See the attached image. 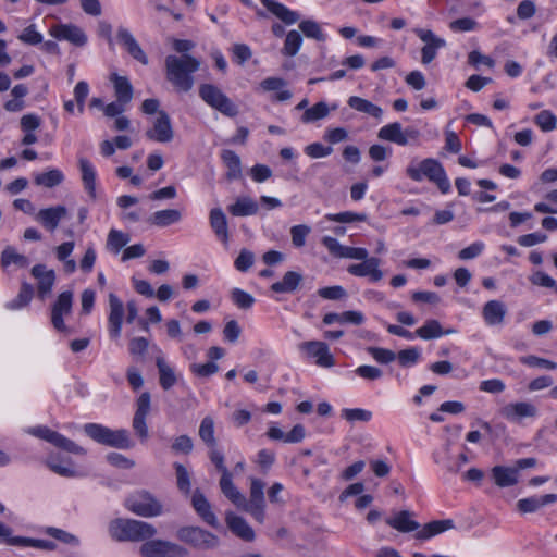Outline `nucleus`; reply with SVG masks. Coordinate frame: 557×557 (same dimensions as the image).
<instances>
[{
  "mask_svg": "<svg viewBox=\"0 0 557 557\" xmlns=\"http://www.w3.org/2000/svg\"><path fill=\"white\" fill-rule=\"evenodd\" d=\"M200 61L190 54L165 58V77L177 91L188 92L194 87L193 74L200 69Z\"/></svg>",
  "mask_w": 557,
  "mask_h": 557,
  "instance_id": "obj_1",
  "label": "nucleus"
},
{
  "mask_svg": "<svg viewBox=\"0 0 557 557\" xmlns=\"http://www.w3.org/2000/svg\"><path fill=\"white\" fill-rule=\"evenodd\" d=\"M109 535L117 542H144L157 534V529L149 522L115 518L108 525Z\"/></svg>",
  "mask_w": 557,
  "mask_h": 557,
  "instance_id": "obj_2",
  "label": "nucleus"
},
{
  "mask_svg": "<svg viewBox=\"0 0 557 557\" xmlns=\"http://www.w3.org/2000/svg\"><path fill=\"white\" fill-rule=\"evenodd\" d=\"M406 173L416 182H421L423 177H426L429 181L436 184L443 194L448 193L450 189V183L446 172L443 165L435 159H424L419 164V168L408 166Z\"/></svg>",
  "mask_w": 557,
  "mask_h": 557,
  "instance_id": "obj_3",
  "label": "nucleus"
},
{
  "mask_svg": "<svg viewBox=\"0 0 557 557\" xmlns=\"http://www.w3.org/2000/svg\"><path fill=\"white\" fill-rule=\"evenodd\" d=\"M85 433L97 443L120 449H127L133 446L128 432L124 429L111 430L97 423L84 425Z\"/></svg>",
  "mask_w": 557,
  "mask_h": 557,
  "instance_id": "obj_4",
  "label": "nucleus"
},
{
  "mask_svg": "<svg viewBox=\"0 0 557 557\" xmlns=\"http://www.w3.org/2000/svg\"><path fill=\"white\" fill-rule=\"evenodd\" d=\"M124 505L131 512L144 518L158 517L163 512L162 504L145 490L129 495Z\"/></svg>",
  "mask_w": 557,
  "mask_h": 557,
  "instance_id": "obj_5",
  "label": "nucleus"
},
{
  "mask_svg": "<svg viewBox=\"0 0 557 557\" xmlns=\"http://www.w3.org/2000/svg\"><path fill=\"white\" fill-rule=\"evenodd\" d=\"M176 537L181 542L200 550L214 549L220 544V540L215 534L194 525L180 528L176 531Z\"/></svg>",
  "mask_w": 557,
  "mask_h": 557,
  "instance_id": "obj_6",
  "label": "nucleus"
},
{
  "mask_svg": "<svg viewBox=\"0 0 557 557\" xmlns=\"http://www.w3.org/2000/svg\"><path fill=\"white\" fill-rule=\"evenodd\" d=\"M199 97L208 106L226 116L233 117L238 113L237 107L233 101L213 84H201L199 86Z\"/></svg>",
  "mask_w": 557,
  "mask_h": 557,
  "instance_id": "obj_7",
  "label": "nucleus"
},
{
  "mask_svg": "<svg viewBox=\"0 0 557 557\" xmlns=\"http://www.w3.org/2000/svg\"><path fill=\"white\" fill-rule=\"evenodd\" d=\"M141 557H188L189 552L184 546L164 540H146L139 547Z\"/></svg>",
  "mask_w": 557,
  "mask_h": 557,
  "instance_id": "obj_8",
  "label": "nucleus"
},
{
  "mask_svg": "<svg viewBox=\"0 0 557 557\" xmlns=\"http://www.w3.org/2000/svg\"><path fill=\"white\" fill-rule=\"evenodd\" d=\"M420 132L414 127L403 129L399 122L389 123L380 128L377 137L382 140L391 141L399 146H406L410 140H417Z\"/></svg>",
  "mask_w": 557,
  "mask_h": 557,
  "instance_id": "obj_9",
  "label": "nucleus"
},
{
  "mask_svg": "<svg viewBox=\"0 0 557 557\" xmlns=\"http://www.w3.org/2000/svg\"><path fill=\"white\" fill-rule=\"evenodd\" d=\"M264 482L260 479H251L249 500L245 499V504L240 508L251 513L252 517L262 522L264 519Z\"/></svg>",
  "mask_w": 557,
  "mask_h": 557,
  "instance_id": "obj_10",
  "label": "nucleus"
},
{
  "mask_svg": "<svg viewBox=\"0 0 557 557\" xmlns=\"http://www.w3.org/2000/svg\"><path fill=\"white\" fill-rule=\"evenodd\" d=\"M151 408V396L149 392H144L136 400V411L133 417L132 426L135 434L141 440L146 441L149 436L146 419Z\"/></svg>",
  "mask_w": 557,
  "mask_h": 557,
  "instance_id": "obj_11",
  "label": "nucleus"
},
{
  "mask_svg": "<svg viewBox=\"0 0 557 557\" xmlns=\"http://www.w3.org/2000/svg\"><path fill=\"white\" fill-rule=\"evenodd\" d=\"M72 306L73 293L71 290L62 292L52 305L51 323L57 331L65 332L67 330L63 318L71 314Z\"/></svg>",
  "mask_w": 557,
  "mask_h": 557,
  "instance_id": "obj_12",
  "label": "nucleus"
},
{
  "mask_svg": "<svg viewBox=\"0 0 557 557\" xmlns=\"http://www.w3.org/2000/svg\"><path fill=\"white\" fill-rule=\"evenodd\" d=\"M146 137L158 143H170L174 137L171 119L169 114L161 110L153 122V126L146 131Z\"/></svg>",
  "mask_w": 557,
  "mask_h": 557,
  "instance_id": "obj_13",
  "label": "nucleus"
},
{
  "mask_svg": "<svg viewBox=\"0 0 557 557\" xmlns=\"http://www.w3.org/2000/svg\"><path fill=\"white\" fill-rule=\"evenodd\" d=\"M414 33L425 44L421 49V62L429 64L436 58L437 50L445 47L446 42L430 29L416 28Z\"/></svg>",
  "mask_w": 557,
  "mask_h": 557,
  "instance_id": "obj_14",
  "label": "nucleus"
},
{
  "mask_svg": "<svg viewBox=\"0 0 557 557\" xmlns=\"http://www.w3.org/2000/svg\"><path fill=\"white\" fill-rule=\"evenodd\" d=\"M49 34L58 40H66L74 46L83 47L87 44V35L74 24H57L50 27Z\"/></svg>",
  "mask_w": 557,
  "mask_h": 557,
  "instance_id": "obj_15",
  "label": "nucleus"
},
{
  "mask_svg": "<svg viewBox=\"0 0 557 557\" xmlns=\"http://www.w3.org/2000/svg\"><path fill=\"white\" fill-rule=\"evenodd\" d=\"M35 434L65 451L76 455H84L86 453V450L83 447L78 446L72 440L65 437L64 435L55 431L50 430L49 428H38Z\"/></svg>",
  "mask_w": 557,
  "mask_h": 557,
  "instance_id": "obj_16",
  "label": "nucleus"
},
{
  "mask_svg": "<svg viewBox=\"0 0 557 557\" xmlns=\"http://www.w3.org/2000/svg\"><path fill=\"white\" fill-rule=\"evenodd\" d=\"M300 349L307 351V354L315 358V363L322 368H331L334 366V357L330 352L329 346L324 342L309 341L304 342L300 345Z\"/></svg>",
  "mask_w": 557,
  "mask_h": 557,
  "instance_id": "obj_17",
  "label": "nucleus"
},
{
  "mask_svg": "<svg viewBox=\"0 0 557 557\" xmlns=\"http://www.w3.org/2000/svg\"><path fill=\"white\" fill-rule=\"evenodd\" d=\"M381 260L371 257L361 263L350 264L347 272L354 276L366 277L368 276L372 282H379L383 278V272L380 270Z\"/></svg>",
  "mask_w": 557,
  "mask_h": 557,
  "instance_id": "obj_18",
  "label": "nucleus"
},
{
  "mask_svg": "<svg viewBox=\"0 0 557 557\" xmlns=\"http://www.w3.org/2000/svg\"><path fill=\"white\" fill-rule=\"evenodd\" d=\"M116 39L133 59L143 65L148 64L149 60L147 54L144 52L133 34L127 28L120 26L116 30Z\"/></svg>",
  "mask_w": 557,
  "mask_h": 557,
  "instance_id": "obj_19",
  "label": "nucleus"
},
{
  "mask_svg": "<svg viewBox=\"0 0 557 557\" xmlns=\"http://www.w3.org/2000/svg\"><path fill=\"white\" fill-rule=\"evenodd\" d=\"M109 333L112 338H117L122 332L124 306L121 299L115 294L111 293L109 294Z\"/></svg>",
  "mask_w": 557,
  "mask_h": 557,
  "instance_id": "obj_20",
  "label": "nucleus"
},
{
  "mask_svg": "<svg viewBox=\"0 0 557 557\" xmlns=\"http://www.w3.org/2000/svg\"><path fill=\"white\" fill-rule=\"evenodd\" d=\"M191 506L197 515L210 527L216 528L219 522L216 516L212 511L211 505L205 494L196 488L191 495Z\"/></svg>",
  "mask_w": 557,
  "mask_h": 557,
  "instance_id": "obj_21",
  "label": "nucleus"
},
{
  "mask_svg": "<svg viewBox=\"0 0 557 557\" xmlns=\"http://www.w3.org/2000/svg\"><path fill=\"white\" fill-rule=\"evenodd\" d=\"M500 414L509 421L522 418H533L537 414L536 407L528 401L511 403L500 409Z\"/></svg>",
  "mask_w": 557,
  "mask_h": 557,
  "instance_id": "obj_22",
  "label": "nucleus"
},
{
  "mask_svg": "<svg viewBox=\"0 0 557 557\" xmlns=\"http://www.w3.org/2000/svg\"><path fill=\"white\" fill-rule=\"evenodd\" d=\"M32 275L37 280V292L40 298H45L50 292L55 282V273L53 270H48L45 264H36L32 269Z\"/></svg>",
  "mask_w": 557,
  "mask_h": 557,
  "instance_id": "obj_23",
  "label": "nucleus"
},
{
  "mask_svg": "<svg viewBox=\"0 0 557 557\" xmlns=\"http://www.w3.org/2000/svg\"><path fill=\"white\" fill-rule=\"evenodd\" d=\"M414 516V512L410 510H401L387 518L386 523L401 533L418 532L421 525L418 521L413 520Z\"/></svg>",
  "mask_w": 557,
  "mask_h": 557,
  "instance_id": "obj_24",
  "label": "nucleus"
},
{
  "mask_svg": "<svg viewBox=\"0 0 557 557\" xmlns=\"http://www.w3.org/2000/svg\"><path fill=\"white\" fill-rule=\"evenodd\" d=\"M225 521L227 528L239 539L246 542H252L255 540V531L243 517L233 512H227Z\"/></svg>",
  "mask_w": 557,
  "mask_h": 557,
  "instance_id": "obj_25",
  "label": "nucleus"
},
{
  "mask_svg": "<svg viewBox=\"0 0 557 557\" xmlns=\"http://www.w3.org/2000/svg\"><path fill=\"white\" fill-rule=\"evenodd\" d=\"M506 313L507 308L500 300H490L482 309L484 322L490 326L503 324Z\"/></svg>",
  "mask_w": 557,
  "mask_h": 557,
  "instance_id": "obj_26",
  "label": "nucleus"
},
{
  "mask_svg": "<svg viewBox=\"0 0 557 557\" xmlns=\"http://www.w3.org/2000/svg\"><path fill=\"white\" fill-rule=\"evenodd\" d=\"M557 502L556 494H546L543 496H531L527 498L519 499L516 504L517 510L520 513H533L537 511L543 506L554 504Z\"/></svg>",
  "mask_w": 557,
  "mask_h": 557,
  "instance_id": "obj_27",
  "label": "nucleus"
},
{
  "mask_svg": "<svg viewBox=\"0 0 557 557\" xmlns=\"http://www.w3.org/2000/svg\"><path fill=\"white\" fill-rule=\"evenodd\" d=\"M66 213L67 211L64 206H57L39 210L36 219L47 230L54 231Z\"/></svg>",
  "mask_w": 557,
  "mask_h": 557,
  "instance_id": "obj_28",
  "label": "nucleus"
},
{
  "mask_svg": "<svg viewBox=\"0 0 557 557\" xmlns=\"http://www.w3.org/2000/svg\"><path fill=\"white\" fill-rule=\"evenodd\" d=\"M492 479L498 487L513 486L519 481L518 469L513 467L495 466L491 470Z\"/></svg>",
  "mask_w": 557,
  "mask_h": 557,
  "instance_id": "obj_29",
  "label": "nucleus"
},
{
  "mask_svg": "<svg viewBox=\"0 0 557 557\" xmlns=\"http://www.w3.org/2000/svg\"><path fill=\"white\" fill-rule=\"evenodd\" d=\"M304 277L296 271H287L281 281L271 285V290L277 294H292L298 289Z\"/></svg>",
  "mask_w": 557,
  "mask_h": 557,
  "instance_id": "obj_30",
  "label": "nucleus"
},
{
  "mask_svg": "<svg viewBox=\"0 0 557 557\" xmlns=\"http://www.w3.org/2000/svg\"><path fill=\"white\" fill-rule=\"evenodd\" d=\"M210 226L221 242L227 243L230 238L228 224L225 213L221 208H213L209 213Z\"/></svg>",
  "mask_w": 557,
  "mask_h": 557,
  "instance_id": "obj_31",
  "label": "nucleus"
},
{
  "mask_svg": "<svg viewBox=\"0 0 557 557\" xmlns=\"http://www.w3.org/2000/svg\"><path fill=\"white\" fill-rule=\"evenodd\" d=\"M261 3L277 18L287 25L295 24L299 20V14L289 10L284 4L273 0H260Z\"/></svg>",
  "mask_w": 557,
  "mask_h": 557,
  "instance_id": "obj_32",
  "label": "nucleus"
},
{
  "mask_svg": "<svg viewBox=\"0 0 557 557\" xmlns=\"http://www.w3.org/2000/svg\"><path fill=\"white\" fill-rule=\"evenodd\" d=\"M454 528L455 523L451 519L435 520L424 524L422 529H419L414 536L418 540H428Z\"/></svg>",
  "mask_w": 557,
  "mask_h": 557,
  "instance_id": "obj_33",
  "label": "nucleus"
},
{
  "mask_svg": "<svg viewBox=\"0 0 557 557\" xmlns=\"http://www.w3.org/2000/svg\"><path fill=\"white\" fill-rule=\"evenodd\" d=\"M221 492L238 508L245 504V496L237 490L233 483V475L231 472L224 473L220 479Z\"/></svg>",
  "mask_w": 557,
  "mask_h": 557,
  "instance_id": "obj_34",
  "label": "nucleus"
},
{
  "mask_svg": "<svg viewBox=\"0 0 557 557\" xmlns=\"http://www.w3.org/2000/svg\"><path fill=\"white\" fill-rule=\"evenodd\" d=\"M78 163L84 188L91 199H96V170L85 158H81Z\"/></svg>",
  "mask_w": 557,
  "mask_h": 557,
  "instance_id": "obj_35",
  "label": "nucleus"
},
{
  "mask_svg": "<svg viewBox=\"0 0 557 557\" xmlns=\"http://www.w3.org/2000/svg\"><path fill=\"white\" fill-rule=\"evenodd\" d=\"M227 209L234 216H249L258 213L259 206L251 197L244 196L237 198L236 201L228 206Z\"/></svg>",
  "mask_w": 557,
  "mask_h": 557,
  "instance_id": "obj_36",
  "label": "nucleus"
},
{
  "mask_svg": "<svg viewBox=\"0 0 557 557\" xmlns=\"http://www.w3.org/2000/svg\"><path fill=\"white\" fill-rule=\"evenodd\" d=\"M182 220V213L177 209H164L156 211L148 218L151 225L158 227H166L169 225L178 223Z\"/></svg>",
  "mask_w": 557,
  "mask_h": 557,
  "instance_id": "obj_37",
  "label": "nucleus"
},
{
  "mask_svg": "<svg viewBox=\"0 0 557 557\" xmlns=\"http://www.w3.org/2000/svg\"><path fill=\"white\" fill-rule=\"evenodd\" d=\"M110 79L113 84L117 101L121 103H128L133 98V86L129 79L126 76H120L116 73H113Z\"/></svg>",
  "mask_w": 557,
  "mask_h": 557,
  "instance_id": "obj_38",
  "label": "nucleus"
},
{
  "mask_svg": "<svg viewBox=\"0 0 557 557\" xmlns=\"http://www.w3.org/2000/svg\"><path fill=\"white\" fill-rule=\"evenodd\" d=\"M156 364L159 372V383L164 391H169L177 382L174 369L166 363L162 356L157 357Z\"/></svg>",
  "mask_w": 557,
  "mask_h": 557,
  "instance_id": "obj_39",
  "label": "nucleus"
},
{
  "mask_svg": "<svg viewBox=\"0 0 557 557\" xmlns=\"http://www.w3.org/2000/svg\"><path fill=\"white\" fill-rule=\"evenodd\" d=\"M347 103L351 109H354L358 112L369 114L375 119L382 117L383 110L379 106L372 103L371 101H369L367 99H363L358 96H351V97H349Z\"/></svg>",
  "mask_w": 557,
  "mask_h": 557,
  "instance_id": "obj_40",
  "label": "nucleus"
},
{
  "mask_svg": "<svg viewBox=\"0 0 557 557\" xmlns=\"http://www.w3.org/2000/svg\"><path fill=\"white\" fill-rule=\"evenodd\" d=\"M214 420L211 416L205 417L199 425L198 435L199 438L203 442L207 448H214L218 446V440L215 437V429H214Z\"/></svg>",
  "mask_w": 557,
  "mask_h": 557,
  "instance_id": "obj_41",
  "label": "nucleus"
},
{
  "mask_svg": "<svg viewBox=\"0 0 557 557\" xmlns=\"http://www.w3.org/2000/svg\"><path fill=\"white\" fill-rule=\"evenodd\" d=\"M9 545L21 547H34L42 550H54L57 544L48 540H37L25 536H16L9 540Z\"/></svg>",
  "mask_w": 557,
  "mask_h": 557,
  "instance_id": "obj_42",
  "label": "nucleus"
},
{
  "mask_svg": "<svg viewBox=\"0 0 557 557\" xmlns=\"http://www.w3.org/2000/svg\"><path fill=\"white\" fill-rule=\"evenodd\" d=\"M221 158L227 168V180L233 181L239 178L242 176L240 158L233 150H223Z\"/></svg>",
  "mask_w": 557,
  "mask_h": 557,
  "instance_id": "obj_43",
  "label": "nucleus"
},
{
  "mask_svg": "<svg viewBox=\"0 0 557 557\" xmlns=\"http://www.w3.org/2000/svg\"><path fill=\"white\" fill-rule=\"evenodd\" d=\"M64 181V175L59 169H50L35 176L34 182L38 186L53 188Z\"/></svg>",
  "mask_w": 557,
  "mask_h": 557,
  "instance_id": "obj_44",
  "label": "nucleus"
},
{
  "mask_svg": "<svg viewBox=\"0 0 557 557\" xmlns=\"http://www.w3.org/2000/svg\"><path fill=\"white\" fill-rule=\"evenodd\" d=\"M414 333L422 339H433L444 335L441 323L434 319L428 320L421 327L417 329Z\"/></svg>",
  "mask_w": 557,
  "mask_h": 557,
  "instance_id": "obj_45",
  "label": "nucleus"
},
{
  "mask_svg": "<svg viewBox=\"0 0 557 557\" xmlns=\"http://www.w3.org/2000/svg\"><path fill=\"white\" fill-rule=\"evenodd\" d=\"M330 113V109L326 102L320 101L313 104L311 108L306 109L301 121L304 123H311L326 117Z\"/></svg>",
  "mask_w": 557,
  "mask_h": 557,
  "instance_id": "obj_46",
  "label": "nucleus"
},
{
  "mask_svg": "<svg viewBox=\"0 0 557 557\" xmlns=\"http://www.w3.org/2000/svg\"><path fill=\"white\" fill-rule=\"evenodd\" d=\"M12 263L16 264L18 268H26L29 264V261H28L27 257L16 252V250L13 247L8 246L2 251L1 265L3 268H7Z\"/></svg>",
  "mask_w": 557,
  "mask_h": 557,
  "instance_id": "obj_47",
  "label": "nucleus"
},
{
  "mask_svg": "<svg viewBox=\"0 0 557 557\" xmlns=\"http://www.w3.org/2000/svg\"><path fill=\"white\" fill-rule=\"evenodd\" d=\"M173 466L175 469L176 485L178 491L184 495H188L191 490V480L188 470L184 465L178 462H175Z\"/></svg>",
  "mask_w": 557,
  "mask_h": 557,
  "instance_id": "obj_48",
  "label": "nucleus"
},
{
  "mask_svg": "<svg viewBox=\"0 0 557 557\" xmlns=\"http://www.w3.org/2000/svg\"><path fill=\"white\" fill-rule=\"evenodd\" d=\"M129 240V235L117 230H111L108 234L107 247L114 253H117Z\"/></svg>",
  "mask_w": 557,
  "mask_h": 557,
  "instance_id": "obj_49",
  "label": "nucleus"
},
{
  "mask_svg": "<svg viewBox=\"0 0 557 557\" xmlns=\"http://www.w3.org/2000/svg\"><path fill=\"white\" fill-rule=\"evenodd\" d=\"M34 295V288L28 283H23L21 289L15 299H13L8 308L10 309H20L29 304Z\"/></svg>",
  "mask_w": 557,
  "mask_h": 557,
  "instance_id": "obj_50",
  "label": "nucleus"
},
{
  "mask_svg": "<svg viewBox=\"0 0 557 557\" xmlns=\"http://www.w3.org/2000/svg\"><path fill=\"white\" fill-rule=\"evenodd\" d=\"M421 357V350L418 347L403 349L396 354L399 364L403 368H409L416 364Z\"/></svg>",
  "mask_w": 557,
  "mask_h": 557,
  "instance_id": "obj_51",
  "label": "nucleus"
},
{
  "mask_svg": "<svg viewBox=\"0 0 557 557\" xmlns=\"http://www.w3.org/2000/svg\"><path fill=\"white\" fill-rule=\"evenodd\" d=\"M302 42L301 35L297 30H290L285 38L282 52L285 55L294 57L300 49Z\"/></svg>",
  "mask_w": 557,
  "mask_h": 557,
  "instance_id": "obj_52",
  "label": "nucleus"
},
{
  "mask_svg": "<svg viewBox=\"0 0 557 557\" xmlns=\"http://www.w3.org/2000/svg\"><path fill=\"white\" fill-rule=\"evenodd\" d=\"M367 351L376 362L382 364H388L396 359V352L387 348L370 346L367 348Z\"/></svg>",
  "mask_w": 557,
  "mask_h": 557,
  "instance_id": "obj_53",
  "label": "nucleus"
},
{
  "mask_svg": "<svg viewBox=\"0 0 557 557\" xmlns=\"http://www.w3.org/2000/svg\"><path fill=\"white\" fill-rule=\"evenodd\" d=\"M299 28L309 38H313L318 41H323L325 39V36L320 25L312 20L302 21L299 24Z\"/></svg>",
  "mask_w": 557,
  "mask_h": 557,
  "instance_id": "obj_54",
  "label": "nucleus"
},
{
  "mask_svg": "<svg viewBox=\"0 0 557 557\" xmlns=\"http://www.w3.org/2000/svg\"><path fill=\"white\" fill-rule=\"evenodd\" d=\"M341 416L348 422H356V421L368 422L372 418V412L368 411L366 409H361V408H354V409L345 408L342 410Z\"/></svg>",
  "mask_w": 557,
  "mask_h": 557,
  "instance_id": "obj_55",
  "label": "nucleus"
},
{
  "mask_svg": "<svg viewBox=\"0 0 557 557\" xmlns=\"http://www.w3.org/2000/svg\"><path fill=\"white\" fill-rule=\"evenodd\" d=\"M325 219L331 222L337 223H352L357 221H364L367 215L364 213H355L350 211L330 213L325 215Z\"/></svg>",
  "mask_w": 557,
  "mask_h": 557,
  "instance_id": "obj_56",
  "label": "nucleus"
},
{
  "mask_svg": "<svg viewBox=\"0 0 557 557\" xmlns=\"http://www.w3.org/2000/svg\"><path fill=\"white\" fill-rule=\"evenodd\" d=\"M231 298L233 302L240 309H250L255 302L252 295L240 288H234L231 292Z\"/></svg>",
  "mask_w": 557,
  "mask_h": 557,
  "instance_id": "obj_57",
  "label": "nucleus"
},
{
  "mask_svg": "<svg viewBox=\"0 0 557 557\" xmlns=\"http://www.w3.org/2000/svg\"><path fill=\"white\" fill-rule=\"evenodd\" d=\"M479 27V23L472 17H461L449 23V28L455 33L472 32Z\"/></svg>",
  "mask_w": 557,
  "mask_h": 557,
  "instance_id": "obj_58",
  "label": "nucleus"
},
{
  "mask_svg": "<svg viewBox=\"0 0 557 557\" xmlns=\"http://www.w3.org/2000/svg\"><path fill=\"white\" fill-rule=\"evenodd\" d=\"M311 228L306 224L295 225L290 228L292 243L295 247L300 248L306 244V237L310 234Z\"/></svg>",
  "mask_w": 557,
  "mask_h": 557,
  "instance_id": "obj_59",
  "label": "nucleus"
},
{
  "mask_svg": "<svg viewBox=\"0 0 557 557\" xmlns=\"http://www.w3.org/2000/svg\"><path fill=\"white\" fill-rule=\"evenodd\" d=\"M535 123L542 131L549 132L556 127L557 120L552 112L543 110L535 116Z\"/></svg>",
  "mask_w": 557,
  "mask_h": 557,
  "instance_id": "obj_60",
  "label": "nucleus"
},
{
  "mask_svg": "<svg viewBox=\"0 0 557 557\" xmlns=\"http://www.w3.org/2000/svg\"><path fill=\"white\" fill-rule=\"evenodd\" d=\"M520 362L529 367L545 368L548 370H554L557 368V363L554 361L534 355L520 357Z\"/></svg>",
  "mask_w": 557,
  "mask_h": 557,
  "instance_id": "obj_61",
  "label": "nucleus"
},
{
  "mask_svg": "<svg viewBox=\"0 0 557 557\" xmlns=\"http://www.w3.org/2000/svg\"><path fill=\"white\" fill-rule=\"evenodd\" d=\"M193 448H194V443H193L191 437L188 435L177 436L171 445V449L176 454L188 455L193 451Z\"/></svg>",
  "mask_w": 557,
  "mask_h": 557,
  "instance_id": "obj_62",
  "label": "nucleus"
},
{
  "mask_svg": "<svg viewBox=\"0 0 557 557\" xmlns=\"http://www.w3.org/2000/svg\"><path fill=\"white\" fill-rule=\"evenodd\" d=\"M253 261V253L247 249H243L235 259L234 265L238 271L246 272L252 267Z\"/></svg>",
  "mask_w": 557,
  "mask_h": 557,
  "instance_id": "obj_63",
  "label": "nucleus"
},
{
  "mask_svg": "<svg viewBox=\"0 0 557 557\" xmlns=\"http://www.w3.org/2000/svg\"><path fill=\"white\" fill-rule=\"evenodd\" d=\"M530 281L533 285L544 286L554 289L557 294V282L548 274L537 271L531 277Z\"/></svg>",
  "mask_w": 557,
  "mask_h": 557,
  "instance_id": "obj_64",
  "label": "nucleus"
}]
</instances>
